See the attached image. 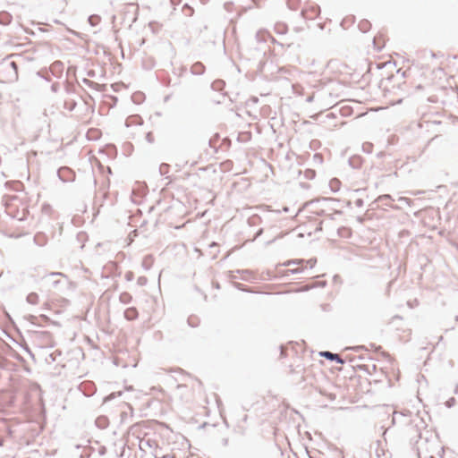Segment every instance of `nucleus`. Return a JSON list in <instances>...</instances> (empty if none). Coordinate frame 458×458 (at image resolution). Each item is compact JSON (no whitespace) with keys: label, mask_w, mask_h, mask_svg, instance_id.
Masks as SVG:
<instances>
[{"label":"nucleus","mask_w":458,"mask_h":458,"mask_svg":"<svg viewBox=\"0 0 458 458\" xmlns=\"http://www.w3.org/2000/svg\"><path fill=\"white\" fill-rule=\"evenodd\" d=\"M386 42V37L384 34H377L373 40L374 46L377 50H381Z\"/></svg>","instance_id":"3"},{"label":"nucleus","mask_w":458,"mask_h":458,"mask_svg":"<svg viewBox=\"0 0 458 458\" xmlns=\"http://www.w3.org/2000/svg\"><path fill=\"white\" fill-rule=\"evenodd\" d=\"M183 10H187V13H188L189 15H191V14L193 13V10H192V8H191V7H190V6H188V5H185V6L183 7Z\"/></svg>","instance_id":"6"},{"label":"nucleus","mask_w":458,"mask_h":458,"mask_svg":"<svg viewBox=\"0 0 458 458\" xmlns=\"http://www.w3.org/2000/svg\"><path fill=\"white\" fill-rule=\"evenodd\" d=\"M320 356L325 357L327 359L336 360L338 363L343 364L344 360L340 358L338 354H334L330 352H320Z\"/></svg>","instance_id":"4"},{"label":"nucleus","mask_w":458,"mask_h":458,"mask_svg":"<svg viewBox=\"0 0 458 458\" xmlns=\"http://www.w3.org/2000/svg\"><path fill=\"white\" fill-rule=\"evenodd\" d=\"M124 317L128 320H134L138 317V310L135 308H128L124 311Z\"/></svg>","instance_id":"5"},{"label":"nucleus","mask_w":458,"mask_h":458,"mask_svg":"<svg viewBox=\"0 0 458 458\" xmlns=\"http://www.w3.org/2000/svg\"><path fill=\"white\" fill-rule=\"evenodd\" d=\"M319 12V7L315 4H311L303 8L301 13L304 18L313 20L318 16Z\"/></svg>","instance_id":"2"},{"label":"nucleus","mask_w":458,"mask_h":458,"mask_svg":"<svg viewBox=\"0 0 458 458\" xmlns=\"http://www.w3.org/2000/svg\"><path fill=\"white\" fill-rule=\"evenodd\" d=\"M337 79L344 83H350L354 70L344 63H339L336 64Z\"/></svg>","instance_id":"1"}]
</instances>
